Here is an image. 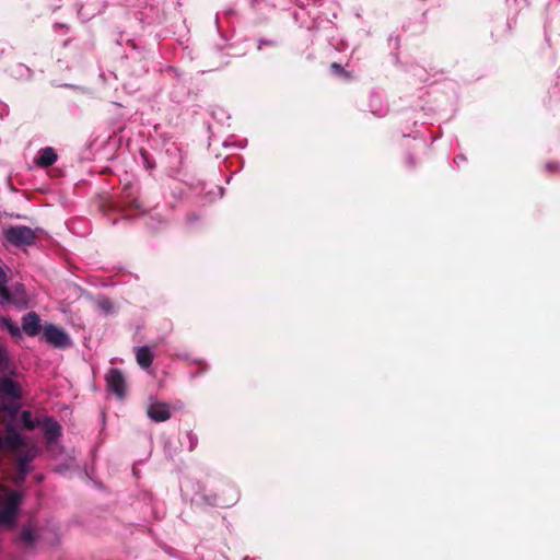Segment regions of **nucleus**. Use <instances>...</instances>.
Segmentation results:
<instances>
[{"label":"nucleus","mask_w":560,"mask_h":560,"mask_svg":"<svg viewBox=\"0 0 560 560\" xmlns=\"http://www.w3.org/2000/svg\"><path fill=\"white\" fill-rule=\"evenodd\" d=\"M0 304H12L18 308H26L28 299L24 284L15 282L8 287V276L0 266Z\"/></svg>","instance_id":"f257e3e1"},{"label":"nucleus","mask_w":560,"mask_h":560,"mask_svg":"<svg viewBox=\"0 0 560 560\" xmlns=\"http://www.w3.org/2000/svg\"><path fill=\"white\" fill-rule=\"evenodd\" d=\"M21 503V494L18 491H8L0 509V526L13 527L18 509Z\"/></svg>","instance_id":"f03ea898"},{"label":"nucleus","mask_w":560,"mask_h":560,"mask_svg":"<svg viewBox=\"0 0 560 560\" xmlns=\"http://www.w3.org/2000/svg\"><path fill=\"white\" fill-rule=\"evenodd\" d=\"M3 237L14 246H27L35 242L36 234L34 230L26 225H14L3 231Z\"/></svg>","instance_id":"7ed1b4c3"},{"label":"nucleus","mask_w":560,"mask_h":560,"mask_svg":"<svg viewBox=\"0 0 560 560\" xmlns=\"http://www.w3.org/2000/svg\"><path fill=\"white\" fill-rule=\"evenodd\" d=\"M18 459V470L21 479H24L30 470L28 464L35 458L37 448L35 446H28L23 440V444L18 450H11Z\"/></svg>","instance_id":"20e7f679"},{"label":"nucleus","mask_w":560,"mask_h":560,"mask_svg":"<svg viewBox=\"0 0 560 560\" xmlns=\"http://www.w3.org/2000/svg\"><path fill=\"white\" fill-rule=\"evenodd\" d=\"M18 459V470L21 479H24L30 470L28 464L35 458L37 448L35 446H28L23 440V444L18 450H11Z\"/></svg>","instance_id":"39448f33"},{"label":"nucleus","mask_w":560,"mask_h":560,"mask_svg":"<svg viewBox=\"0 0 560 560\" xmlns=\"http://www.w3.org/2000/svg\"><path fill=\"white\" fill-rule=\"evenodd\" d=\"M107 389L119 399L126 395V380L118 369H110L106 374Z\"/></svg>","instance_id":"423d86ee"},{"label":"nucleus","mask_w":560,"mask_h":560,"mask_svg":"<svg viewBox=\"0 0 560 560\" xmlns=\"http://www.w3.org/2000/svg\"><path fill=\"white\" fill-rule=\"evenodd\" d=\"M44 338L48 343L57 348H67L71 346L69 336L62 329L52 324L45 326Z\"/></svg>","instance_id":"0eeeda50"},{"label":"nucleus","mask_w":560,"mask_h":560,"mask_svg":"<svg viewBox=\"0 0 560 560\" xmlns=\"http://www.w3.org/2000/svg\"><path fill=\"white\" fill-rule=\"evenodd\" d=\"M147 413L148 417L154 422L167 421L172 416L170 405L162 401H151Z\"/></svg>","instance_id":"6e6552de"},{"label":"nucleus","mask_w":560,"mask_h":560,"mask_svg":"<svg viewBox=\"0 0 560 560\" xmlns=\"http://www.w3.org/2000/svg\"><path fill=\"white\" fill-rule=\"evenodd\" d=\"M0 395L11 400H19L22 398L21 386L18 382L8 376L0 377Z\"/></svg>","instance_id":"1a4fd4ad"},{"label":"nucleus","mask_w":560,"mask_h":560,"mask_svg":"<svg viewBox=\"0 0 560 560\" xmlns=\"http://www.w3.org/2000/svg\"><path fill=\"white\" fill-rule=\"evenodd\" d=\"M7 435H0V451L18 450L23 444V436L12 424L5 427Z\"/></svg>","instance_id":"9d476101"},{"label":"nucleus","mask_w":560,"mask_h":560,"mask_svg":"<svg viewBox=\"0 0 560 560\" xmlns=\"http://www.w3.org/2000/svg\"><path fill=\"white\" fill-rule=\"evenodd\" d=\"M48 443L55 442L61 435V427L52 417H44L39 427Z\"/></svg>","instance_id":"9b49d317"},{"label":"nucleus","mask_w":560,"mask_h":560,"mask_svg":"<svg viewBox=\"0 0 560 560\" xmlns=\"http://www.w3.org/2000/svg\"><path fill=\"white\" fill-rule=\"evenodd\" d=\"M22 329L30 337L38 335L42 329L39 316L35 312L24 315L22 318Z\"/></svg>","instance_id":"f8f14e48"},{"label":"nucleus","mask_w":560,"mask_h":560,"mask_svg":"<svg viewBox=\"0 0 560 560\" xmlns=\"http://www.w3.org/2000/svg\"><path fill=\"white\" fill-rule=\"evenodd\" d=\"M57 153L50 147L44 148L39 151L36 158V164L42 167H48L57 161Z\"/></svg>","instance_id":"ddd939ff"},{"label":"nucleus","mask_w":560,"mask_h":560,"mask_svg":"<svg viewBox=\"0 0 560 560\" xmlns=\"http://www.w3.org/2000/svg\"><path fill=\"white\" fill-rule=\"evenodd\" d=\"M136 359H137L138 364L142 369H148L151 366V364L153 362V354L147 346L138 347L136 349Z\"/></svg>","instance_id":"4468645a"},{"label":"nucleus","mask_w":560,"mask_h":560,"mask_svg":"<svg viewBox=\"0 0 560 560\" xmlns=\"http://www.w3.org/2000/svg\"><path fill=\"white\" fill-rule=\"evenodd\" d=\"M42 418L33 417L30 410H23L20 416L21 424L26 430H34L39 427Z\"/></svg>","instance_id":"2eb2a0df"},{"label":"nucleus","mask_w":560,"mask_h":560,"mask_svg":"<svg viewBox=\"0 0 560 560\" xmlns=\"http://www.w3.org/2000/svg\"><path fill=\"white\" fill-rule=\"evenodd\" d=\"M370 107L371 112L378 117L385 116L387 113V106L384 105L381 97L375 94L370 98Z\"/></svg>","instance_id":"dca6fc26"},{"label":"nucleus","mask_w":560,"mask_h":560,"mask_svg":"<svg viewBox=\"0 0 560 560\" xmlns=\"http://www.w3.org/2000/svg\"><path fill=\"white\" fill-rule=\"evenodd\" d=\"M37 539V532L31 527L26 526L22 529L18 540L22 544L32 545Z\"/></svg>","instance_id":"f3484780"},{"label":"nucleus","mask_w":560,"mask_h":560,"mask_svg":"<svg viewBox=\"0 0 560 560\" xmlns=\"http://www.w3.org/2000/svg\"><path fill=\"white\" fill-rule=\"evenodd\" d=\"M97 306H98V308H100V310H102L105 314L110 313V312H112V310H113V304H112V302H110L108 299H106V298L100 299V300L97 301Z\"/></svg>","instance_id":"a211bd4d"},{"label":"nucleus","mask_w":560,"mask_h":560,"mask_svg":"<svg viewBox=\"0 0 560 560\" xmlns=\"http://www.w3.org/2000/svg\"><path fill=\"white\" fill-rule=\"evenodd\" d=\"M7 330L12 337L20 338L22 336L21 328L13 322L12 324L8 325Z\"/></svg>","instance_id":"6ab92c4d"},{"label":"nucleus","mask_w":560,"mask_h":560,"mask_svg":"<svg viewBox=\"0 0 560 560\" xmlns=\"http://www.w3.org/2000/svg\"><path fill=\"white\" fill-rule=\"evenodd\" d=\"M11 362L9 353L0 354V370H5Z\"/></svg>","instance_id":"aec40b11"},{"label":"nucleus","mask_w":560,"mask_h":560,"mask_svg":"<svg viewBox=\"0 0 560 560\" xmlns=\"http://www.w3.org/2000/svg\"><path fill=\"white\" fill-rule=\"evenodd\" d=\"M187 438L189 440V450L192 451L197 445L198 439L192 432H188Z\"/></svg>","instance_id":"412c9836"},{"label":"nucleus","mask_w":560,"mask_h":560,"mask_svg":"<svg viewBox=\"0 0 560 560\" xmlns=\"http://www.w3.org/2000/svg\"><path fill=\"white\" fill-rule=\"evenodd\" d=\"M12 324V320L8 316H0V326L8 329V325Z\"/></svg>","instance_id":"4be33fe9"},{"label":"nucleus","mask_w":560,"mask_h":560,"mask_svg":"<svg viewBox=\"0 0 560 560\" xmlns=\"http://www.w3.org/2000/svg\"><path fill=\"white\" fill-rule=\"evenodd\" d=\"M546 170L549 172L558 171L560 170V165L558 163H547Z\"/></svg>","instance_id":"5701e85b"},{"label":"nucleus","mask_w":560,"mask_h":560,"mask_svg":"<svg viewBox=\"0 0 560 560\" xmlns=\"http://www.w3.org/2000/svg\"><path fill=\"white\" fill-rule=\"evenodd\" d=\"M16 71L19 72L20 75H24V73H30V69L24 67L23 65H18L16 66Z\"/></svg>","instance_id":"b1692460"},{"label":"nucleus","mask_w":560,"mask_h":560,"mask_svg":"<svg viewBox=\"0 0 560 560\" xmlns=\"http://www.w3.org/2000/svg\"><path fill=\"white\" fill-rule=\"evenodd\" d=\"M331 69H334V70H335L336 72H338V73H341V72H342V68H341V66H340V65H338V63H336V62H334V63L331 65Z\"/></svg>","instance_id":"393cba45"},{"label":"nucleus","mask_w":560,"mask_h":560,"mask_svg":"<svg viewBox=\"0 0 560 560\" xmlns=\"http://www.w3.org/2000/svg\"><path fill=\"white\" fill-rule=\"evenodd\" d=\"M462 161H465V158H464L463 155H458V156H456V158L454 159V162H455L456 164H459V162H462Z\"/></svg>","instance_id":"a878e982"},{"label":"nucleus","mask_w":560,"mask_h":560,"mask_svg":"<svg viewBox=\"0 0 560 560\" xmlns=\"http://www.w3.org/2000/svg\"><path fill=\"white\" fill-rule=\"evenodd\" d=\"M5 353H9L7 348L0 343V354H5Z\"/></svg>","instance_id":"bb28decb"},{"label":"nucleus","mask_w":560,"mask_h":560,"mask_svg":"<svg viewBox=\"0 0 560 560\" xmlns=\"http://www.w3.org/2000/svg\"><path fill=\"white\" fill-rule=\"evenodd\" d=\"M7 411H8L11 416H14V413H15V409H14V410H11V409H9V408H8V409H7Z\"/></svg>","instance_id":"cd10ccee"}]
</instances>
